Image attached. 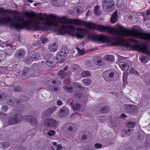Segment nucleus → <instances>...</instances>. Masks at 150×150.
I'll use <instances>...</instances> for the list:
<instances>
[{"instance_id":"f257e3e1","label":"nucleus","mask_w":150,"mask_h":150,"mask_svg":"<svg viewBox=\"0 0 150 150\" xmlns=\"http://www.w3.org/2000/svg\"><path fill=\"white\" fill-rule=\"evenodd\" d=\"M57 19L63 24L58 30L59 34H69L78 39L83 38L87 35L91 40L102 43H107L110 41V38L107 35L88 34L86 30L81 27H76V32L74 26L68 24L71 23V20L64 17L57 18L54 14L45 15L42 17L37 16L35 14L24 16H14L11 18L7 16L5 17V25L9 24L16 30L30 26L35 30H45L47 29V26L52 25L53 22Z\"/></svg>"},{"instance_id":"f03ea898","label":"nucleus","mask_w":150,"mask_h":150,"mask_svg":"<svg viewBox=\"0 0 150 150\" xmlns=\"http://www.w3.org/2000/svg\"><path fill=\"white\" fill-rule=\"evenodd\" d=\"M71 23L79 25H84L89 28L97 30L100 32H107L111 33L121 38L123 36H131L127 40V42L121 39L115 41L112 44L115 46L120 45L127 48H132L137 51V44L133 45L131 42L137 41L135 37L137 38V26H134L130 31H127L124 27L119 24L116 25L115 27H109L108 26L97 25L91 22H86L79 20H71Z\"/></svg>"},{"instance_id":"7ed1b4c3","label":"nucleus","mask_w":150,"mask_h":150,"mask_svg":"<svg viewBox=\"0 0 150 150\" xmlns=\"http://www.w3.org/2000/svg\"><path fill=\"white\" fill-rule=\"evenodd\" d=\"M114 3L112 0H103L102 2V7L106 12H109L114 9Z\"/></svg>"},{"instance_id":"20e7f679","label":"nucleus","mask_w":150,"mask_h":150,"mask_svg":"<svg viewBox=\"0 0 150 150\" xmlns=\"http://www.w3.org/2000/svg\"><path fill=\"white\" fill-rule=\"evenodd\" d=\"M44 124L47 127L53 128L56 126L57 121L52 119L47 118L44 120Z\"/></svg>"},{"instance_id":"39448f33","label":"nucleus","mask_w":150,"mask_h":150,"mask_svg":"<svg viewBox=\"0 0 150 150\" xmlns=\"http://www.w3.org/2000/svg\"><path fill=\"white\" fill-rule=\"evenodd\" d=\"M21 117L18 115H16L11 117L8 121L9 124L13 125L19 122L21 120Z\"/></svg>"},{"instance_id":"423d86ee","label":"nucleus","mask_w":150,"mask_h":150,"mask_svg":"<svg viewBox=\"0 0 150 150\" xmlns=\"http://www.w3.org/2000/svg\"><path fill=\"white\" fill-rule=\"evenodd\" d=\"M67 55V53L65 51L62 50L57 53V59L60 61H62L65 59Z\"/></svg>"},{"instance_id":"0eeeda50","label":"nucleus","mask_w":150,"mask_h":150,"mask_svg":"<svg viewBox=\"0 0 150 150\" xmlns=\"http://www.w3.org/2000/svg\"><path fill=\"white\" fill-rule=\"evenodd\" d=\"M23 119L33 125H35L37 123L36 119L31 116H25L23 117Z\"/></svg>"},{"instance_id":"6e6552de","label":"nucleus","mask_w":150,"mask_h":150,"mask_svg":"<svg viewBox=\"0 0 150 150\" xmlns=\"http://www.w3.org/2000/svg\"><path fill=\"white\" fill-rule=\"evenodd\" d=\"M114 75V74L113 72L109 73L108 71H105L103 73V77L105 80L109 81L112 80V78Z\"/></svg>"},{"instance_id":"1a4fd4ad","label":"nucleus","mask_w":150,"mask_h":150,"mask_svg":"<svg viewBox=\"0 0 150 150\" xmlns=\"http://www.w3.org/2000/svg\"><path fill=\"white\" fill-rule=\"evenodd\" d=\"M39 58V55L38 53H34L31 56V59H27L24 60L25 62L27 64H29L33 60L36 61L38 60Z\"/></svg>"},{"instance_id":"9d476101","label":"nucleus","mask_w":150,"mask_h":150,"mask_svg":"<svg viewBox=\"0 0 150 150\" xmlns=\"http://www.w3.org/2000/svg\"><path fill=\"white\" fill-rule=\"evenodd\" d=\"M121 69L124 71H126L129 68V65L127 63L125 62H121L119 64Z\"/></svg>"},{"instance_id":"9b49d317","label":"nucleus","mask_w":150,"mask_h":150,"mask_svg":"<svg viewBox=\"0 0 150 150\" xmlns=\"http://www.w3.org/2000/svg\"><path fill=\"white\" fill-rule=\"evenodd\" d=\"M55 59H52V57H51L48 59L46 61V64L49 67H51L54 65Z\"/></svg>"},{"instance_id":"f8f14e48","label":"nucleus","mask_w":150,"mask_h":150,"mask_svg":"<svg viewBox=\"0 0 150 150\" xmlns=\"http://www.w3.org/2000/svg\"><path fill=\"white\" fill-rule=\"evenodd\" d=\"M126 109L129 112H132L135 111L137 110V108L135 106L133 105H128L126 107Z\"/></svg>"},{"instance_id":"ddd939ff","label":"nucleus","mask_w":150,"mask_h":150,"mask_svg":"<svg viewBox=\"0 0 150 150\" xmlns=\"http://www.w3.org/2000/svg\"><path fill=\"white\" fill-rule=\"evenodd\" d=\"M58 46L56 43L50 44L49 46L48 49L51 52L56 51L57 48Z\"/></svg>"},{"instance_id":"4468645a","label":"nucleus","mask_w":150,"mask_h":150,"mask_svg":"<svg viewBox=\"0 0 150 150\" xmlns=\"http://www.w3.org/2000/svg\"><path fill=\"white\" fill-rule=\"evenodd\" d=\"M24 51L22 50H20L15 54V56L18 58L22 57L25 54Z\"/></svg>"},{"instance_id":"2eb2a0df","label":"nucleus","mask_w":150,"mask_h":150,"mask_svg":"<svg viewBox=\"0 0 150 150\" xmlns=\"http://www.w3.org/2000/svg\"><path fill=\"white\" fill-rule=\"evenodd\" d=\"M102 59L98 57H96L93 58V61L95 64L98 65H100L102 64Z\"/></svg>"},{"instance_id":"dca6fc26","label":"nucleus","mask_w":150,"mask_h":150,"mask_svg":"<svg viewBox=\"0 0 150 150\" xmlns=\"http://www.w3.org/2000/svg\"><path fill=\"white\" fill-rule=\"evenodd\" d=\"M103 59L108 62L113 61L115 60L114 57L111 55H107L103 57Z\"/></svg>"},{"instance_id":"f3484780","label":"nucleus","mask_w":150,"mask_h":150,"mask_svg":"<svg viewBox=\"0 0 150 150\" xmlns=\"http://www.w3.org/2000/svg\"><path fill=\"white\" fill-rule=\"evenodd\" d=\"M117 12L115 11L111 16V22L112 23H114L117 21Z\"/></svg>"},{"instance_id":"a211bd4d","label":"nucleus","mask_w":150,"mask_h":150,"mask_svg":"<svg viewBox=\"0 0 150 150\" xmlns=\"http://www.w3.org/2000/svg\"><path fill=\"white\" fill-rule=\"evenodd\" d=\"M6 55L5 52L0 50V62L3 61L5 59Z\"/></svg>"},{"instance_id":"6ab92c4d","label":"nucleus","mask_w":150,"mask_h":150,"mask_svg":"<svg viewBox=\"0 0 150 150\" xmlns=\"http://www.w3.org/2000/svg\"><path fill=\"white\" fill-rule=\"evenodd\" d=\"M137 28L138 29V30H139V33H141L142 34H144L146 35H147L148 36H147H147L146 37H145V38H137V37H135L134 38L136 39L137 40V42H131H131L134 43H137L138 42V41H137V38H140V39H144V40H149V41H150V34H146V33H142L140 32L139 31V29L138 28V26H137Z\"/></svg>"},{"instance_id":"aec40b11","label":"nucleus","mask_w":150,"mask_h":150,"mask_svg":"<svg viewBox=\"0 0 150 150\" xmlns=\"http://www.w3.org/2000/svg\"><path fill=\"white\" fill-rule=\"evenodd\" d=\"M82 82L84 86H87L89 85L91 83V81L89 79H86L82 80Z\"/></svg>"},{"instance_id":"412c9836","label":"nucleus","mask_w":150,"mask_h":150,"mask_svg":"<svg viewBox=\"0 0 150 150\" xmlns=\"http://www.w3.org/2000/svg\"><path fill=\"white\" fill-rule=\"evenodd\" d=\"M9 144L6 142H2L0 144V147L3 149H6L9 146Z\"/></svg>"},{"instance_id":"4be33fe9","label":"nucleus","mask_w":150,"mask_h":150,"mask_svg":"<svg viewBox=\"0 0 150 150\" xmlns=\"http://www.w3.org/2000/svg\"><path fill=\"white\" fill-rule=\"evenodd\" d=\"M76 126L74 124H72L69 126L68 128L69 131H71L73 132L76 130Z\"/></svg>"},{"instance_id":"5701e85b","label":"nucleus","mask_w":150,"mask_h":150,"mask_svg":"<svg viewBox=\"0 0 150 150\" xmlns=\"http://www.w3.org/2000/svg\"><path fill=\"white\" fill-rule=\"evenodd\" d=\"M128 75V74L127 72H125L123 74V81L124 84L125 85H126L127 84V77Z\"/></svg>"},{"instance_id":"b1692460","label":"nucleus","mask_w":150,"mask_h":150,"mask_svg":"<svg viewBox=\"0 0 150 150\" xmlns=\"http://www.w3.org/2000/svg\"><path fill=\"white\" fill-rule=\"evenodd\" d=\"M139 58L140 61L143 63H147L149 61L147 57L141 56Z\"/></svg>"},{"instance_id":"393cba45","label":"nucleus","mask_w":150,"mask_h":150,"mask_svg":"<svg viewBox=\"0 0 150 150\" xmlns=\"http://www.w3.org/2000/svg\"><path fill=\"white\" fill-rule=\"evenodd\" d=\"M56 108L54 106L48 108L46 111L47 115H50L52 113L56 110Z\"/></svg>"},{"instance_id":"a878e982","label":"nucleus","mask_w":150,"mask_h":150,"mask_svg":"<svg viewBox=\"0 0 150 150\" xmlns=\"http://www.w3.org/2000/svg\"><path fill=\"white\" fill-rule=\"evenodd\" d=\"M58 75L61 77H64L65 76H67L68 74L64 72L63 70L59 71L57 73Z\"/></svg>"},{"instance_id":"bb28decb","label":"nucleus","mask_w":150,"mask_h":150,"mask_svg":"<svg viewBox=\"0 0 150 150\" xmlns=\"http://www.w3.org/2000/svg\"><path fill=\"white\" fill-rule=\"evenodd\" d=\"M56 134L55 132L52 130H50L47 131V134L49 137L54 136Z\"/></svg>"},{"instance_id":"cd10ccee","label":"nucleus","mask_w":150,"mask_h":150,"mask_svg":"<svg viewBox=\"0 0 150 150\" xmlns=\"http://www.w3.org/2000/svg\"><path fill=\"white\" fill-rule=\"evenodd\" d=\"M90 75L89 72L87 71H82L81 74V76L83 77H88Z\"/></svg>"},{"instance_id":"c85d7f7f","label":"nucleus","mask_w":150,"mask_h":150,"mask_svg":"<svg viewBox=\"0 0 150 150\" xmlns=\"http://www.w3.org/2000/svg\"><path fill=\"white\" fill-rule=\"evenodd\" d=\"M66 90L69 92H72L73 91L72 88L71 86L69 84L65 85L64 87Z\"/></svg>"},{"instance_id":"c756f323","label":"nucleus","mask_w":150,"mask_h":150,"mask_svg":"<svg viewBox=\"0 0 150 150\" xmlns=\"http://www.w3.org/2000/svg\"><path fill=\"white\" fill-rule=\"evenodd\" d=\"M100 110L102 113H107L109 111L108 108L106 106L100 108Z\"/></svg>"},{"instance_id":"7c9ffc66","label":"nucleus","mask_w":150,"mask_h":150,"mask_svg":"<svg viewBox=\"0 0 150 150\" xmlns=\"http://www.w3.org/2000/svg\"><path fill=\"white\" fill-rule=\"evenodd\" d=\"M80 105L79 104H74L73 106V108L74 110L76 111L79 109Z\"/></svg>"},{"instance_id":"2f4dec72","label":"nucleus","mask_w":150,"mask_h":150,"mask_svg":"<svg viewBox=\"0 0 150 150\" xmlns=\"http://www.w3.org/2000/svg\"><path fill=\"white\" fill-rule=\"evenodd\" d=\"M127 126L128 127H133L135 126V124L132 122H129L127 124Z\"/></svg>"},{"instance_id":"473e14b6","label":"nucleus","mask_w":150,"mask_h":150,"mask_svg":"<svg viewBox=\"0 0 150 150\" xmlns=\"http://www.w3.org/2000/svg\"><path fill=\"white\" fill-rule=\"evenodd\" d=\"M74 10H76L77 12V14H79L82 11L83 9L80 6H78Z\"/></svg>"},{"instance_id":"72a5a7b5","label":"nucleus","mask_w":150,"mask_h":150,"mask_svg":"<svg viewBox=\"0 0 150 150\" xmlns=\"http://www.w3.org/2000/svg\"><path fill=\"white\" fill-rule=\"evenodd\" d=\"M65 115L64 110L63 109L61 110L58 113V115L60 117H62Z\"/></svg>"},{"instance_id":"f704fd0d","label":"nucleus","mask_w":150,"mask_h":150,"mask_svg":"<svg viewBox=\"0 0 150 150\" xmlns=\"http://www.w3.org/2000/svg\"><path fill=\"white\" fill-rule=\"evenodd\" d=\"M80 136L81 137V139L84 142H85L87 138L86 135L85 134H81Z\"/></svg>"},{"instance_id":"c9c22d12","label":"nucleus","mask_w":150,"mask_h":150,"mask_svg":"<svg viewBox=\"0 0 150 150\" xmlns=\"http://www.w3.org/2000/svg\"><path fill=\"white\" fill-rule=\"evenodd\" d=\"M99 7L98 6H96L94 8V14L96 15H98V14Z\"/></svg>"},{"instance_id":"e433bc0d","label":"nucleus","mask_w":150,"mask_h":150,"mask_svg":"<svg viewBox=\"0 0 150 150\" xmlns=\"http://www.w3.org/2000/svg\"><path fill=\"white\" fill-rule=\"evenodd\" d=\"M110 124L113 126H115L117 125V123L113 120H111V123L109 124L110 125Z\"/></svg>"},{"instance_id":"4c0bfd02","label":"nucleus","mask_w":150,"mask_h":150,"mask_svg":"<svg viewBox=\"0 0 150 150\" xmlns=\"http://www.w3.org/2000/svg\"><path fill=\"white\" fill-rule=\"evenodd\" d=\"M94 147L97 149H99L101 148L102 145L100 144H96L94 145Z\"/></svg>"},{"instance_id":"58836bf2","label":"nucleus","mask_w":150,"mask_h":150,"mask_svg":"<svg viewBox=\"0 0 150 150\" xmlns=\"http://www.w3.org/2000/svg\"><path fill=\"white\" fill-rule=\"evenodd\" d=\"M73 86L75 88H81V85L77 83H74Z\"/></svg>"},{"instance_id":"ea45409f","label":"nucleus","mask_w":150,"mask_h":150,"mask_svg":"<svg viewBox=\"0 0 150 150\" xmlns=\"http://www.w3.org/2000/svg\"><path fill=\"white\" fill-rule=\"evenodd\" d=\"M40 41L43 44L45 43L47 41V39L45 38H43L40 39Z\"/></svg>"},{"instance_id":"a19ab883","label":"nucleus","mask_w":150,"mask_h":150,"mask_svg":"<svg viewBox=\"0 0 150 150\" xmlns=\"http://www.w3.org/2000/svg\"><path fill=\"white\" fill-rule=\"evenodd\" d=\"M53 83L56 84V85H58L60 84L61 83V82L59 81H52Z\"/></svg>"},{"instance_id":"79ce46f5","label":"nucleus","mask_w":150,"mask_h":150,"mask_svg":"<svg viewBox=\"0 0 150 150\" xmlns=\"http://www.w3.org/2000/svg\"><path fill=\"white\" fill-rule=\"evenodd\" d=\"M131 129H129L127 131L125 132V134L127 135H129L131 134Z\"/></svg>"},{"instance_id":"37998d69","label":"nucleus","mask_w":150,"mask_h":150,"mask_svg":"<svg viewBox=\"0 0 150 150\" xmlns=\"http://www.w3.org/2000/svg\"><path fill=\"white\" fill-rule=\"evenodd\" d=\"M130 72L131 74H134L136 73L137 71L134 68H132L130 70Z\"/></svg>"},{"instance_id":"c03bdc74","label":"nucleus","mask_w":150,"mask_h":150,"mask_svg":"<svg viewBox=\"0 0 150 150\" xmlns=\"http://www.w3.org/2000/svg\"><path fill=\"white\" fill-rule=\"evenodd\" d=\"M62 148V146L60 144H58L57 146V150H60Z\"/></svg>"},{"instance_id":"a18cd8bd","label":"nucleus","mask_w":150,"mask_h":150,"mask_svg":"<svg viewBox=\"0 0 150 150\" xmlns=\"http://www.w3.org/2000/svg\"><path fill=\"white\" fill-rule=\"evenodd\" d=\"M77 50L80 55H82L83 54V50H80L78 48H77Z\"/></svg>"},{"instance_id":"49530a36","label":"nucleus","mask_w":150,"mask_h":150,"mask_svg":"<svg viewBox=\"0 0 150 150\" xmlns=\"http://www.w3.org/2000/svg\"><path fill=\"white\" fill-rule=\"evenodd\" d=\"M8 109V108L6 106H3L2 108V111L3 112H5V110Z\"/></svg>"},{"instance_id":"de8ad7c7","label":"nucleus","mask_w":150,"mask_h":150,"mask_svg":"<svg viewBox=\"0 0 150 150\" xmlns=\"http://www.w3.org/2000/svg\"><path fill=\"white\" fill-rule=\"evenodd\" d=\"M62 103V102L60 100H59L57 102V104L59 106L61 105Z\"/></svg>"},{"instance_id":"09e8293b","label":"nucleus","mask_w":150,"mask_h":150,"mask_svg":"<svg viewBox=\"0 0 150 150\" xmlns=\"http://www.w3.org/2000/svg\"><path fill=\"white\" fill-rule=\"evenodd\" d=\"M90 13V10H88L87 12L86 13V16H88L89 15Z\"/></svg>"},{"instance_id":"8fccbe9b","label":"nucleus","mask_w":150,"mask_h":150,"mask_svg":"<svg viewBox=\"0 0 150 150\" xmlns=\"http://www.w3.org/2000/svg\"><path fill=\"white\" fill-rule=\"evenodd\" d=\"M4 68L3 67H0V72H2L4 71Z\"/></svg>"},{"instance_id":"3c124183","label":"nucleus","mask_w":150,"mask_h":150,"mask_svg":"<svg viewBox=\"0 0 150 150\" xmlns=\"http://www.w3.org/2000/svg\"><path fill=\"white\" fill-rule=\"evenodd\" d=\"M121 117L122 118H125L126 117V115H125L124 114H122L121 115Z\"/></svg>"},{"instance_id":"603ef678","label":"nucleus","mask_w":150,"mask_h":150,"mask_svg":"<svg viewBox=\"0 0 150 150\" xmlns=\"http://www.w3.org/2000/svg\"><path fill=\"white\" fill-rule=\"evenodd\" d=\"M150 15V9L149 10H148L146 12V15Z\"/></svg>"},{"instance_id":"864d4df0","label":"nucleus","mask_w":150,"mask_h":150,"mask_svg":"<svg viewBox=\"0 0 150 150\" xmlns=\"http://www.w3.org/2000/svg\"><path fill=\"white\" fill-rule=\"evenodd\" d=\"M49 150H54V149L53 147L51 146L50 147Z\"/></svg>"},{"instance_id":"5fc2aeb1","label":"nucleus","mask_w":150,"mask_h":150,"mask_svg":"<svg viewBox=\"0 0 150 150\" xmlns=\"http://www.w3.org/2000/svg\"><path fill=\"white\" fill-rule=\"evenodd\" d=\"M57 143L56 142H54L53 143V145L54 146H56L57 145Z\"/></svg>"},{"instance_id":"6e6d98bb","label":"nucleus","mask_w":150,"mask_h":150,"mask_svg":"<svg viewBox=\"0 0 150 150\" xmlns=\"http://www.w3.org/2000/svg\"><path fill=\"white\" fill-rule=\"evenodd\" d=\"M67 68L68 67L67 66H66L64 68V71H65L67 69Z\"/></svg>"},{"instance_id":"4d7b16f0","label":"nucleus","mask_w":150,"mask_h":150,"mask_svg":"<svg viewBox=\"0 0 150 150\" xmlns=\"http://www.w3.org/2000/svg\"><path fill=\"white\" fill-rule=\"evenodd\" d=\"M75 115L78 116L79 117H80L81 116V115L79 114H76Z\"/></svg>"},{"instance_id":"13d9d810","label":"nucleus","mask_w":150,"mask_h":150,"mask_svg":"<svg viewBox=\"0 0 150 150\" xmlns=\"http://www.w3.org/2000/svg\"><path fill=\"white\" fill-rule=\"evenodd\" d=\"M37 4L36 3H34V5L35 6H36L37 5Z\"/></svg>"},{"instance_id":"bf43d9fd","label":"nucleus","mask_w":150,"mask_h":150,"mask_svg":"<svg viewBox=\"0 0 150 150\" xmlns=\"http://www.w3.org/2000/svg\"><path fill=\"white\" fill-rule=\"evenodd\" d=\"M29 2H30V3H32V0H28V1Z\"/></svg>"},{"instance_id":"052dcab7","label":"nucleus","mask_w":150,"mask_h":150,"mask_svg":"<svg viewBox=\"0 0 150 150\" xmlns=\"http://www.w3.org/2000/svg\"><path fill=\"white\" fill-rule=\"evenodd\" d=\"M88 150V148H85L83 150Z\"/></svg>"},{"instance_id":"680f3d73","label":"nucleus","mask_w":150,"mask_h":150,"mask_svg":"<svg viewBox=\"0 0 150 150\" xmlns=\"http://www.w3.org/2000/svg\"><path fill=\"white\" fill-rule=\"evenodd\" d=\"M25 72H24L23 73V74H22L23 75H24H24H25Z\"/></svg>"},{"instance_id":"e2e57ef3","label":"nucleus","mask_w":150,"mask_h":150,"mask_svg":"<svg viewBox=\"0 0 150 150\" xmlns=\"http://www.w3.org/2000/svg\"><path fill=\"white\" fill-rule=\"evenodd\" d=\"M8 103L10 105H12V103Z\"/></svg>"},{"instance_id":"0e129e2a","label":"nucleus","mask_w":150,"mask_h":150,"mask_svg":"<svg viewBox=\"0 0 150 150\" xmlns=\"http://www.w3.org/2000/svg\"><path fill=\"white\" fill-rule=\"evenodd\" d=\"M1 95L0 94V99H1Z\"/></svg>"},{"instance_id":"69168bd1","label":"nucleus","mask_w":150,"mask_h":150,"mask_svg":"<svg viewBox=\"0 0 150 150\" xmlns=\"http://www.w3.org/2000/svg\"><path fill=\"white\" fill-rule=\"evenodd\" d=\"M27 69V68H25L24 69V70Z\"/></svg>"},{"instance_id":"338daca9","label":"nucleus","mask_w":150,"mask_h":150,"mask_svg":"<svg viewBox=\"0 0 150 150\" xmlns=\"http://www.w3.org/2000/svg\"><path fill=\"white\" fill-rule=\"evenodd\" d=\"M120 57L121 58H122V57H121V56H120Z\"/></svg>"},{"instance_id":"774afa93","label":"nucleus","mask_w":150,"mask_h":150,"mask_svg":"<svg viewBox=\"0 0 150 150\" xmlns=\"http://www.w3.org/2000/svg\"><path fill=\"white\" fill-rule=\"evenodd\" d=\"M50 81V82H52V81Z\"/></svg>"}]
</instances>
